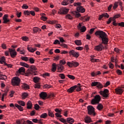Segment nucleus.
<instances>
[{
    "mask_svg": "<svg viewBox=\"0 0 124 124\" xmlns=\"http://www.w3.org/2000/svg\"><path fill=\"white\" fill-rule=\"evenodd\" d=\"M97 109L99 111H101L103 109V105L101 104H98V106H97Z\"/></svg>",
    "mask_w": 124,
    "mask_h": 124,
    "instance_id": "nucleus-30",
    "label": "nucleus"
},
{
    "mask_svg": "<svg viewBox=\"0 0 124 124\" xmlns=\"http://www.w3.org/2000/svg\"><path fill=\"white\" fill-rule=\"evenodd\" d=\"M39 31H41V29L38 28V27H34L33 28V33H36L37 32H39Z\"/></svg>",
    "mask_w": 124,
    "mask_h": 124,
    "instance_id": "nucleus-19",
    "label": "nucleus"
},
{
    "mask_svg": "<svg viewBox=\"0 0 124 124\" xmlns=\"http://www.w3.org/2000/svg\"><path fill=\"white\" fill-rule=\"evenodd\" d=\"M116 73H117L118 75H122V74H123V72H122V71L119 69L116 71Z\"/></svg>",
    "mask_w": 124,
    "mask_h": 124,
    "instance_id": "nucleus-59",
    "label": "nucleus"
},
{
    "mask_svg": "<svg viewBox=\"0 0 124 124\" xmlns=\"http://www.w3.org/2000/svg\"><path fill=\"white\" fill-rule=\"evenodd\" d=\"M120 17L121 15L120 14H118L114 16L113 17H112V20H116V19H118V18H120Z\"/></svg>",
    "mask_w": 124,
    "mask_h": 124,
    "instance_id": "nucleus-35",
    "label": "nucleus"
},
{
    "mask_svg": "<svg viewBox=\"0 0 124 124\" xmlns=\"http://www.w3.org/2000/svg\"><path fill=\"white\" fill-rule=\"evenodd\" d=\"M21 83V79L17 77L13 78L12 79V85L13 86H20Z\"/></svg>",
    "mask_w": 124,
    "mask_h": 124,
    "instance_id": "nucleus-2",
    "label": "nucleus"
},
{
    "mask_svg": "<svg viewBox=\"0 0 124 124\" xmlns=\"http://www.w3.org/2000/svg\"><path fill=\"white\" fill-rule=\"evenodd\" d=\"M118 26L119 27H121L122 28H124V22H122L119 23H118Z\"/></svg>",
    "mask_w": 124,
    "mask_h": 124,
    "instance_id": "nucleus-58",
    "label": "nucleus"
},
{
    "mask_svg": "<svg viewBox=\"0 0 124 124\" xmlns=\"http://www.w3.org/2000/svg\"><path fill=\"white\" fill-rule=\"evenodd\" d=\"M20 64L22 66H24V67H27V68H29V67H30V65H28V63H25L24 62H21L20 63Z\"/></svg>",
    "mask_w": 124,
    "mask_h": 124,
    "instance_id": "nucleus-27",
    "label": "nucleus"
},
{
    "mask_svg": "<svg viewBox=\"0 0 124 124\" xmlns=\"http://www.w3.org/2000/svg\"><path fill=\"white\" fill-rule=\"evenodd\" d=\"M67 122L70 124H73L74 123V119H73V118L69 117L67 118Z\"/></svg>",
    "mask_w": 124,
    "mask_h": 124,
    "instance_id": "nucleus-23",
    "label": "nucleus"
},
{
    "mask_svg": "<svg viewBox=\"0 0 124 124\" xmlns=\"http://www.w3.org/2000/svg\"><path fill=\"white\" fill-rule=\"evenodd\" d=\"M4 62H5V58L4 56H3L0 59V63L1 64L4 63Z\"/></svg>",
    "mask_w": 124,
    "mask_h": 124,
    "instance_id": "nucleus-38",
    "label": "nucleus"
},
{
    "mask_svg": "<svg viewBox=\"0 0 124 124\" xmlns=\"http://www.w3.org/2000/svg\"><path fill=\"white\" fill-rule=\"evenodd\" d=\"M27 109H31L32 108V103H31V101H29L27 104Z\"/></svg>",
    "mask_w": 124,
    "mask_h": 124,
    "instance_id": "nucleus-20",
    "label": "nucleus"
},
{
    "mask_svg": "<svg viewBox=\"0 0 124 124\" xmlns=\"http://www.w3.org/2000/svg\"><path fill=\"white\" fill-rule=\"evenodd\" d=\"M70 56H73V57H74L76 58V59H78L79 56H80V54H79V52H77L75 51L74 50H71L69 52Z\"/></svg>",
    "mask_w": 124,
    "mask_h": 124,
    "instance_id": "nucleus-6",
    "label": "nucleus"
},
{
    "mask_svg": "<svg viewBox=\"0 0 124 124\" xmlns=\"http://www.w3.org/2000/svg\"><path fill=\"white\" fill-rule=\"evenodd\" d=\"M102 14H103V17H105V18H109V15H108V14H107V13H105Z\"/></svg>",
    "mask_w": 124,
    "mask_h": 124,
    "instance_id": "nucleus-57",
    "label": "nucleus"
},
{
    "mask_svg": "<svg viewBox=\"0 0 124 124\" xmlns=\"http://www.w3.org/2000/svg\"><path fill=\"white\" fill-rule=\"evenodd\" d=\"M112 21H113V17H109L108 19V21H107V24L108 25H109V24L111 23V22H112Z\"/></svg>",
    "mask_w": 124,
    "mask_h": 124,
    "instance_id": "nucleus-48",
    "label": "nucleus"
},
{
    "mask_svg": "<svg viewBox=\"0 0 124 124\" xmlns=\"http://www.w3.org/2000/svg\"><path fill=\"white\" fill-rule=\"evenodd\" d=\"M77 86H78L76 89L77 92H81V91H82V88H82V86H81V84L78 83Z\"/></svg>",
    "mask_w": 124,
    "mask_h": 124,
    "instance_id": "nucleus-29",
    "label": "nucleus"
},
{
    "mask_svg": "<svg viewBox=\"0 0 124 124\" xmlns=\"http://www.w3.org/2000/svg\"><path fill=\"white\" fill-rule=\"evenodd\" d=\"M25 71H26V69H25V68L21 67L17 71V73H25Z\"/></svg>",
    "mask_w": 124,
    "mask_h": 124,
    "instance_id": "nucleus-22",
    "label": "nucleus"
},
{
    "mask_svg": "<svg viewBox=\"0 0 124 124\" xmlns=\"http://www.w3.org/2000/svg\"><path fill=\"white\" fill-rule=\"evenodd\" d=\"M62 5H67V4H69V2H68V0H64L62 2Z\"/></svg>",
    "mask_w": 124,
    "mask_h": 124,
    "instance_id": "nucleus-36",
    "label": "nucleus"
},
{
    "mask_svg": "<svg viewBox=\"0 0 124 124\" xmlns=\"http://www.w3.org/2000/svg\"><path fill=\"white\" fill-rule=\"evenodd\" d=\"M21 39L23 40V41H29V37L26 36L22 37Z\"/></svg>",
    "mask_w": 124,
    "mask_h": 124,
    "instance_id": "nucleus-43",
    "label": "nucleus"
},
{
    "mask_svg": "<svg viewBox=\"0 0 124 124\" xmlns=\"http://www.w3.org/2000/svg\"><path fill=\"white\" fill-rule=\"evenodd\" d=\"M30 68L33 72H34V73H35V71L37 70V68L35 65L31 66Z\"/></svg>",
    "mask_w": 124,
    "mask_h": 124,
    "instance_id": "nucleus-25",
    "label": "nucleus"
},
{
    "mask_svg": "<svg viewBox=\"0 0 124 124\" xmlns=\"http://www.w3.org/2000/svg\"><path fill=\"white\" fill-rule=\"evenodd\" d=\"M17 103L19 104V105H21V106H25L26 105V103L23 101H18Z\"/></svg>",
    "mask_w": 124,
    "mask_h": 124,
    "instance_id": "nucleus-33",
    "label": "nucleus"
},
{
    "mask_svg": "<svg viewBox=\"0 0 124 124\" xmlns=\"http://www.w3.org/2000/svg\"><path fill=\"white\" fill-rule=\"evenodd\" d=\"M65 17L66 19H69V20H72L73 19L72 16L70 14L66 15Z\"/></svg>",
    "mask_w": 124,
    "mask_h": 124,
    "instance_id": "nucleus-42",
    "label": "nucleus"
},
{
    "mask_svg": "<svg viewBox=\"0 0 124 124\" xmlns=\"http://www.w3.org/2000/svg\"><path fill=\"white\" fill-rule=\"evenodd\" d=\"M73 66L74 67H77V66H79V62H73Z\"/></svg>",
    "mask_w": 124,
    "mask_h": 124,
    "instance_id": "nucleus-46",
    "label": "nucleus"
},
{
    "mask_svg": "<svg viewBox=\"0 0 124 124\" xmlns=\"http://www.w3.org/2000/svg\"><path fill=\"white\" fill-rule=\"evenodd\" d=\"M57 65L55 63L52 64L51 68V71L52 72H56V70H57Z\"/></svg>",
    "mask_w": 124,
    "mask_h": 124,
    "instance_id": "nucleus-18",
    "label": "nucleus"
},
{
    "mask_svg": "<svg viewBox=\"0 0 124 124\" xmlns=\"http://www.w3.org/2000/svg\"><path fill=\"white\" fill-rule=\"evenodd\" d=\"M24 15H28V16H30V14H31V13L28 10L24 11Z\"/></svg>",
    "mask_w": 124,
    "mask_h": 124,
    "instance_id": "nucleus-53",
    "label": "nucleus"
},
{
    "mask_svg": "<svg viewBox=\"0 0 124 124\" xmlns=\"http://www.w3.org/2000/svg\"><path fill=\"white\" fill-rule=\"evenodd\" d=\"M33 73L34 75H36L35 73H34V72H33L30 68L27 70L26 73H25V76H30L31 75H32Z\"/></svg>",
    "mask_w": 124,
    "mask_h": 124,
    "instance_id": "nucleus-10",
    "label": "nucleus"
},
{
    "mask_svg": "<svg viewBox=\"0 0 124 124\" xmlns=\"http://www.w3.org/2000/svg\"><path fill=\"white\" fill-rule=\"evenodd\" d=\"M99 82L93 81L91 83V87H95V86H97Z\"/></svg>",
    "mask_w": 124,
    "mask_h": 124,
    "instance_id": "nucleus-45",
    "label": "nucleus"
},
{
    "mask_svg": "<svg viewBox=\"0 0 124 124\" xmlns=\"http://www.w3.org/2000/svg\"><path fill=\"white\" fill-rule=\"evenodd\" d=\"M99 93L103 97H105V98H107V97H109V90L108 89H105L104 91H101L99 92Z\"/></svg>",
    "mask_w": 124,
    "mask_h": 124,
    "instance_id": "nucleus-5",
    "label": "nucleus"
},
{
    "mask_svg": "<svg viewBox=\"0 0 124 124\" xmlns=\"http://www.w3.org/2000/svg\"><path fill=\"white\" fill-rule=\"evenodd\" d=\"M69 11V9H66L65 8H62L60 9V11L58 12V13L62 15H65V14H67V13H68Z\"/></svg>",
    "mask_w": 124,
    "mask_h": 124,
    "instance_id": "nucleus-7",
    "label": "nucleus"
},
{
    "mask_svg": "<svg viewBox=\"0 0 124 124\" xmlns=\"http://www.w3.org/2000/svg\"><path fill=\"white\" fill-rule=\"evenodd\" d=\"M55 94L54 93H49L47 95V98H51V97H55Z\"/></svg>",
    "mask_w": 124,
    "mask_h": 124,
    "instance_id": "nucleus-41",
    "label": "nucleus"
},
{
    "mask_svg": "<svg viewBox=\"0 0 124 124\" xmlns=\"http://www.w3.org/2000/svg\"><path fill=\"white\" fill-rule=\"evenodd\" d=\"M44 88L45 89H50V88H53V86L51 85H49L48 84H46L44 85Z\"/></svg>",
    "mask_w": 124,
    "mask_h": 124,
    "instance_id": "nucleus-47",
    "label": "nucleus"
},
{
    "mask_svg": "<svg viewBox=\"0 0 124 124\" xmlns=\"http://www.w3.org/2000/svg\"><path fill=\"white\" fill-rule=\"evenodd\" d=\"M118 5H119V2H115L114 3V5L113 6V9H114V10H115V9H117Z\"/></svg>",
    "mask_w": 124,
    "mask_h": 124,
    "instance_id": "nucleus-32",
    "label": "nucleus"
},
{
    "mask_svg": "<svg viewBox=\"0 0 124 124\" xmlns=\"http://www.w3.org/2000/svg\"><path fill=\"white\" fill-rule=\"evenodd\" d=\"M75 43L77 46H81L82 45V41L81 40H77L75 41Z\"/></svg>",
    "mask_w": 124,
    "mask_h": 124,
    "instance_id": "nucleus-24",
    "label": "nucleus"
},
{
    "mask_svg": "<svg viewBox=\"0 0 124 124\" xmlns=\"http://www.w3.org/2000/svg\"><path fill=\"white\" fill-rule=\"evenodd\" d=\"M47 19H48V18H47V17H46V16H42V17H41V20H43V21H45Z\"/></svg>",
    "mask_w": 124,
    "mask_h": 124,
    "instance_id": "nucleus-63",
    "label": "nucleus"
},
{
    "mask_svg": "<svg viewBox=\"0 0 124 124\" xmlns=\"http://www.w3.org/2000/svg\"><path fill=\"white\" fill-rule=\"evenodd\" d=\"M39 108H40V107L39 106V105H38V104H35L34 105V109L35 110H39Z\"/></svg>",
    "mask_w": 124,
    "mask_h": 124,
    "instance_id": "nucleus-55",
    "label": "nucleus"
},
{
    "mask_svg": "<svg viewBox=\"0 0 124 124\" xmlns=\"http://www.w3.org/2000/svg\"><path fill=\"white\" fill-rule=\"evenodd\" d=\"M22 88L23 89V90H29L30 86L26 83H23L22 85Z\"/></svg>",
    "mask_w": 124,
    "mask_h": 124,
    "instance_id": "nucleus-21",
    "label": "nucleus"
},
{
    "mask_svg": "<svg viewBox=\"0 0 124 124\" xmlns=\"http://www.w3.org/2000/svg\"><path fill=\"white\" fill-rule=\"evenodd\" d=\"M23 119H21L20 120H16V124H21L22 122H23Z\"/></svg>",
    "mask_w": 124,
    "mask_h": 124,
    "instance_id": "nucleus-62",
    "label": "nucleus"
},
{
    "mask_svg": "<svg viewBox=\"0 0 124 124\" xmlns=\"http://www.w3.org/2000/svg\"><path fill=\"white\" fill-rule=\"evenodd\" d=\"M84 122L86 124H90V123H93V121L92 120V118H91L89 116L87 115L84 118Z\"/></svg>",
    "mask_w": 124,
    "mask_h": 124,
    "instance_id": "nucleus-12",
    "label": "nucleus"
},
{
    "mask_svg": "<svg viewBox=\"0 0 124 124\" xmlns=\"http://www.w3.org/2000/svg\"><path fill=\"white\" fill-rule=\"evenodd\" d=\"M77 11L78 12H81V13H84L85 11V8L83 6H78L77 8Z\"/></svg>",
    "mask_w": 124,
    "mask_h": 124,
    "instance_id": "nucleus-15",
    "label": "nucleus"
},
{
    "mask_svg": "<svg viewBox=\"0 0 124 124\" xmlns=\"http://www.w3.org/2000/svg\"><path fill=\"white\" fill-rule=\"evenodd\" d=\"M108 65L109 68H111V69H113L114 68V64H113V63H112L111 62H109Z\"/></svg>",
    "mask_w": 124,
    "mask_h": 124,
    "instance_id": "nucleus-61",
    "label": "nucleus"
},
{
    "mask_svg": "<svg viewBox=\"0 0 124 124\" xmlns=\"http://www.w3.org/2000/svg\"><path fill=\"white\" fill-rule=\"evenodd\" d=\"M15 106L20 111H24V108H23L22 106H20V105H18L17 104H15Z\"/></svg>",
    "mask_w": 124,
    "mask_h": 124,
    "instance_id": "nucleus-26",
    "label": "nucleus"
},
{
    "mask_svg": "<svg viewBox=\"0 0 124 124\" xmlns=\"http://www.w3.org/2000/svg\"><path fill=\"white\" fill-rule=\"evenodd\" d=\"M3 23L7 24L10 22V20L8 19V15H4L2 17Z\"/></svg>",
    "mask_w": 124,
    "mask_h": 124,
    "instance_id": "nucleus-9",
    "label": "nucleus"
},
{
    "mask_svg": "<svg viewBox=\"0 0 124 124\" xmlns=\"http://www.w3.org/2000/svg\"><path fill=\"white\" fill-rule=\"evenodd\" d=\"M39 80H40V78L37 77L33 78V81L34 83H38V82H39Z\"/></svg>",
    "mask_w": 124,
    "mask_h": 124,
    "instance_id": "nucleus-39",
    "label": "nucleus"
},
{
    "mask_svg": "<svg viewBox=\"0 0 124 124\" xmlns=\"http://www.w3.org/2000/svg\"><path fill=\"white\" fill-rule=\"evenodd\" d=\"M115 93L117 94H122L124 93V90L121 87H118L115 89Z\"/></svg>",
    "mask_w": 124,
    "mask_h": 124,
    "instance_id": "nucleus-13",
    "label": "nucleus"
},
{
    "mask_svg": "<svg viewBox=\"0 0 124 124\" xmlns=\"http://www.w3.org/2000/svg\"><path fill=\"white\" fill-rule=\"evenodd\" d=\"M67 77L72 80H74V79H75V77L71 75H68Z\"/></svg>",
    "mask_w": 124,
    "mask_h": 124,
    "instance_id": "nucleus-52",
    "label": "nucleus"
},
{
    "mask_svg": "<svg viewBox=\"0 0 124 124\" xmlns=\"http://www.w3.org/2000/svg\"><path fill=\"white\" fill-rule=\"evenodd\" d=\"M21 60H22V61H25V62H28V61H29V58L27 57H21Z\"/></svg>",
    "mask_w": 124,
    "mask_h": 124,
    "instance_id": "nucleus-56",
    "label": "nucleus"
},
{
    "mask_svg": "<svg viewBox=\"0 0 124 124\" xmlns=\"http://www.w3.org/2000/svg\"><path fill=\"white\" fill-rule=\"evenodd\" d=\"M80 32H85V31H87V28H86V27H85V26H83L80 29Z\"/></svg>",
    "mask_w": 124,
    "mask_h": 124,
    "instance_id": "nucleus-34",
    "label": "nucleus"
},
{
    "mask_svg": "<svg viewBox=\"0 0 124 124\" xmlns=\"http://www.w3.org/2000/svg\"><path fill=\"white\" fill-rule=\"evenodd\" d=\"M59 121H60V122H61L62 123H63V124H67V123H66L67 120H66L64 118H60V119H59Z\"/></svg>",
    "mask_w": 124,
    "mask_h": 124,
    "instance_id": "nucleus-44",
    "label": "nucleus"
},
{
    "mask_svg": "<svg viewBox=\"0 0 124 124\" xmlns=\"http://www.w3.org/2000/svg\"><path fill=\"white\" fill-rule=\"evenodd\" d=\"M91 62H99V59H95L93 58V56H91Z\"/></svg>",
    "mask_w": 124,
    "mask_h": 124,
    "instance_id": "nucleus-28",
    "label": "nucleus"
},
{
    "mask_svg": "<svg viewBox=\"0 0 124 124\" xmlns=\"http://www.w3.org/2000/svg\"><path fill=\"white\" fill-rule=\"evenodd\" d=\"M96 88L98 89H103V85H102V84H101L100 82H98V84L96 86Z\"/></svg>",
    "mask_w": 124,
    "mask_h": 124,
    "instance_id": "nucleus-37",
    "label": "nucleus"
},
{
    "mask_svg": "<svg viewBox=\"0 0 124 124\" xmlns=\"http://www.w3.org/2000/svg\"><path fill=\"white\" fill-rule=\"evenodd\" d=\"M57 69L59 72L62 73L63 71V69H64V67L62 66V63H59L57 64Z\"/></svg>",
    "mask_w": 124,
    "mask_h": 124,
    "instance_id": "nucleus-11",
    "label": "nucleus"
},
{
    "mask_svg": "<svg viewBox=\"0 0 124 124\" xmlns=\"http://www.w3.org/2000/svg\"><path fill=\"white\" fill-rule=\"evenodd\" d=\"M29 61L30 63H33L34 62V59H33L32 58H31L29 59Z\"/></svg>",
    "mask_w": 124,
    "mask_h": 124,
    "instance_id": "nucleus-64",
    "label": "nucleus"
},
{
    "mask_svg": "<svg viewBox=\"0 0 124 124\" xmlns=\"http://www.w3.org/2000/svg\"><path fill=\"white\" fill-rule=\"evenodd\" d=\"M59 77H60L61 79H65V76L63 74H60Z\"/></svg>",
    "mask_w": 124,
    "mask_h": 124,
    "instance_id": "nucleus-51",
    "label": "nucleus"
},
{
    "mask_svg": "<svg viewBox=\"0 0 124 124\" xmlns=\"http://www.w3.org/2000/svg\"><path fill=\"white\" fill-rule=\"evenodd\" d=\"M101 100V97L99 95H96L94 98L91 100V104H98L99 102Z\"/></svg>",
    "mask_w": 124,
    "mask_h": 124,
    "instance_id": "nucleus-3",
    "label": "nucleus"
},
{
    "mask_svg": "<svg viewBox=\"0 0 124 124\" xmlns=\"http://www.w3.org/2000/svg\"><path fill=\"white\" fill-rule=\"evenodd\" d=\"M48 115L49 116V117H51L52 118H54V117H55L54 113H53V112H52L51 110H48Z\"/></svg>",
    "mask_w": 124,
    "mask_h": 124,
    "instance_id": "nucleus-40",
    "label": "nucleus"
},
{
    "mask_svg": "<svg viewBox=\"0 0 124 124\" xmlns=\"http://www.w3.org/2000/svg\"><path fill=\"white\" fill-rule=\"evenodd\" d=\"M27 49L29 51V52H30L31 53H34L36 50H37V48H32V47L30 46L29 47V46H28Z\"/></svg>",
    "mask_w": 124,
    "mask_h": 124,
    "instance_id": "nucleus-17",
    "label": "nucleus"
},
{
    "mask_svg": "<svg viewBox=\"0 0 124 124\" xmlns=\"http://www.w3.org/2000/svg\"><path fill=\"white\" fill-rule=\"evenodd\" d=\"M40 97L42 99L45 100L47 97V93L46 92H42L40 93Z\"/></svg>",
    "mask_w": 124,
    "mask_h": 124,
    "instance_id": "nucleus-14",
    "label": "nucleus"
},
{
    "mask_svg": "<svg viewBox=\"0 0 124 124\" xmlns=\"http://www.w3.org/2000/svg\"><path fill=\"white\" fill-rule=\"evenodd\" d=\"M28 96H29V93H22V99H25Z\"/></svg>",
    "mask_w": 124,
    "mask_h": 124,
    "instance_id": "nucleus-31",
    "label": "nucleus"
},
{
    "mask_svg": "<svg viewBox=\"0 0 124 124\" xmlns=\"http://www.w3.org/2000/svg\"><path fill=\"white\" fill-rule=\"evenodd\" d=\"M2 77L0 78V80H6L7 79V77L5 75H2Z\"/></svg>",
    "mask_w": 124,
    "mask_h": 124,
    "instance_id": "nucleus-50",
    "label": "nucleus"
},
{
    "mask_svg": "<svg viewBox=\"0 0 124 124\" xmlns=\"http://www.w3.org/2000/svg\"><path fill=\"white\" fill-rule=\"evenodd\" d=\"M76 88H78V86L77 85H75L73 87H71L70 89H69L67 92L68 93H73V92H74V91L75 90V89H76Z\"/></svg>",
    "mask_w": 124,
    "mask_h": 124,
    "instance_id": "nucleus-16",
    "label": "nucleus"
},
{
    "mask_svg": "<svg viewBox=\"0 0 124 124\" xmlns=\"http://www.w3.org/2000/svg\"><path fill=\"white\" fill-rule=\"evenodd\" d=\"M34 88H37V89H40V83H38L35 84Z\"/></svg>",
    "mask_w": 124,
    "mask_h": 124,
    "instance_id": "nucleus-60",
    "label": "nucleus"
},
{
    "mask_svg": "<svg viewBox=\"0 0 124 124\" xmlns=\"http://www.w3.org/2000/svg\"><path fill=\"white\" fill-rule=\"evenodd\" d=\"M40 118H42L43 119H45L46 118H47V113H45L44 114H42L40 116Z\"/></svg>",
    "mask_w": 124,
    "mask_h": 124,
    "instance_id": "nucleus-49",
    "label": "nucleus"
},
{
    "mask_svg": "<svg viewBox=\"0 0 124 124\" xmlns=\"http://www.w3.org/2000/svg\"><path fill=\"white\" fill-rule=\"evenodd\" d=\"M9 52L10 55L12 58H15L17 56V52L15 49H12L11 48L9 49Z\"/></svg>",
    "mask_w": 124,
    "mask_h": 124,
    "instance_id": "nucleus-8",
    "label": "nucleus"
},
{
    "mask_svg": "<svg viewBox=\"0 0 124 124\" xmlns=\"http://www.w3.org/2000/svg\"><path fill=\"white\" fill-rule=\"evenodd\" d=\"M60 63H61V64L62 65H64L66 63V62H65V60H60Z\"/></svg>",
    "mask_w": 124,
    "mask_h": 124,
    "instance_id": "nucleus-54",
    "label": "nucleus"
},
{
    "mask_svg": "<svg viewBox=\"0 0 124 124\" xmlns=\"http://www.w3.org/2000/svg\"><path fill=\"white\" fill-rule=\"evenodd\" d=\"M95 35L96 36H99V38L102 39V43L95 46L94 50L99 51H102L105 48V49H107V46H103V44L104 45H107L108 44L109 38H108L107 34L102 31H97L95 32Z\"/></svg>",
    "mask_w": 124,
    "mask_h": 124,
    "instance_id": "nucleus-1",
    "label": "nucleus"
},
{
    "mask_svg": "<svg viewBox=\"0 0 124 124\" xmlns=\"http://www.w3.org/2000/svg\"><path fill=\"white\" fill-rule=\"evenodd\" d=\"M88 109V115H93L94 117L96 114L95 113V111L94 110V108L93 106H89L87 107Z\"/></svg>",
    "mask_w": 124,
    "mask_h": 124,
    "instance_id": "nucleus-4",
    "label": "nucleus"
}]
</instances>
